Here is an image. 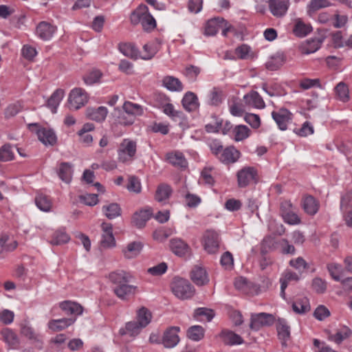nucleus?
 <instances>
[{"label":"nucleus","instance_id":"nucleus-43","mask_svg":"<svg viewBox=\"0 0 352 352\" xmlns=\"http://www.w3.org/2000/svg\"><path fill=\"white\" fill-rule=\"evenodd\" d=\"M35 204L37 208L43 212H49L52 208L51 200L43 194H38L36 196Z\"/></svg>","mask_w":352,"mask_h":352},{"label":"nucleus","instance_id":"nucleus-51","mask_svg":"<svg viewBox=\"0 0 352 352\" xmlns=\"http://www.w3.org/2000/svg\"><path fill=\"white\" fill-rule=\"evenodd\" d=\"M278 248H280V252L283 254H294L296 249L294 245L289 243L286 239H282L275 242Z\"/></svg>","mask_w":352,"mask_h":352},{"label":"nucleus","instance_id":"nucleus-20","mask_svg":"<svg viewBox=\"0 0 352 352\" xmlns=\"http://www.w3.org/2000/svg\"><path fill=\"white\" fill-rule=\"evenodd\" d=\"M225 20L223 18L217 17L208 20L205 25L204 34L214 36L220 30V28H223Z\"/></svg>","mask_w":352,"mask_h":352},{"label":"nucleus","instance_id":"nucleus-42","mask_svg":"<svg viewBox=\"0 0 352 352\" xmlns=\"http://www.w3.org/2000/svg\"><path fill=\"white\" fill-rule=\"evenodd\" d=\"M285 62V57L282 54H276L272 56L265 63L266 68L271 71H275L280 68Z\"/></svg>","mask_w":352,"mask_h":352},{"label":"nucleus","instance_id":"nucleus-48","mask_svg":"<svg viewBox=\"0 0 352 352\" xmlns=\"http://www.w3.org/2000/svg\"><path fill=\"white\" fill-rule=\"evenodd\" d=\"M69 241L68 234L62 230H57L53 233L50 243L54 245H59L66 243Z\"/></svg>","mask_w":352,"mask_h":352},{"label":"nucleus","instance_id":"nucleus-7","mask_svg":"<svg viewBox=\"0 0 352 352\" xmlns=\"http://www.w3.org/2000/svg\"><path fill=\"white\" fill-rule=\"evenodd\" d=\"M204 247L209 254H215L219 248V235L214 230H207L204 235Z\"/></svg>","mask_w":352,"mask_h":352},{"label":"nucleus","instance_id":"nucleus-30","mask_svg":"<svg viewBox=\"0 0 352 352\" xmlns=\"http://www.w3.org/2000/svg\"><path fill=\"white\" fill-rule=\"evenodd\" d=\"M120 52L125 56L133 59L140 58V52L136 46L132 43H122L119 45Z\"/></svg>","mask_w":352,"mask_h":352},{"label":"nucleus","instance_id":"nucleus-61","mask_svg":"<svg viewBox=\"0 0 352 352\" xmlns=\"http://www.w3.org/2000/svg\"><path fill=\"white\" fill-rule=\"evenodd\" d=\"M313 289L318 294H323L327 289V282L321 278L316 277L312 280Z\"/></svg>","mask_w":352,"mask_h":352},{"label":"nucleus","instance_id":"nucleus-5","mask_svg":"<svg viewBox=\"0 0 352 352\" xmlns=\"http://www.w3.org/2000/svg\"><path fill=\"white\" fill-rule=\"evenodd\" d=\"M29 129L37 135L39 140L45 145H54L56 142V135L52 129L41 127L36 123L30 124Z\"/></svg>","mask_w":352,"mask_h":352},{"label":"nucleus","instance_id":"nucleus-3","mask_svg":"<svg viewBox=\"0 0 352 352\" xmlns=\"http://www.w3.org/2000/svg\"><path fill=\"white\" fill-rule=\"evenodd\" d=\"M237 184L239 188H245L258 181L257 170L252 166H245L236 173Z\"/></svg>","mask_w":352,"mask_h":352},{"label":"nucleus","instance_id":"nucleus-60","mask_svg":"<svg viewBox=\"0 0 352 352\" xmlns=\"http://www.w3.org/2000/svg\"><path fill=\"white\" fill-rule=\"evenodd\" d=\"M294 132L300 137H306L314 133V128L309 122H305L300 128H295Z\"/></svg>","mask_w":352,"mask_h":352},{"label":"nucleus","instance_id":"nucleus-35","mask_svg":"<svg viewBox=\"0 0 352 352\" xmlns=\"http://www.w3.org/2000/svg\"><path fill=\"white\" fill-rule=\"evenodd\" d=\"M131 275L124 271H116L109 274L110 281L118 286L125 282H130Z\"/></svg>","mask_w":352,"mask_h":352},{"label":"nucleus","instance_id":"nucleus-59","mask_svg":"<svg viewBox=\"0 0 352 352\" xmlns=\"http://www.w3.org/2000/svg\"><path fill=\"white\" fill-rule=\"evenodd\" d=\"M340 208L343 212L352 210V191L346 192L342 197Z\"/></svg>","mask_w":352,"mask_h":352},{"label":"nucleus","instance_id":"nucleus-41","mask_svg":"<svg viewBox=\"0 0 352 352\" xmlns=\"http://www.w3.org/2000/svg\"><path fill=\"white\" fill-rule=\"evenodd\" d=\"M102 212L109 219H115L121 215V208L116 203H111L102 207Z\"/></svg>","mask_w":352,"mask_h":352},{"label":"nucleus","instance_id":"nucleus-57","mask_svg":"<svg viewBox=\"0 0 352 352\" xmlns=\"http://www.w3.org/2000/svg\"><path fill=\"white\" fill-rule=\"evenodd\" d=\"M200 316H205L206 320L208 322H210L214 318V313L213 310L210 309L205 307L197 308L195 311L194 317L197 320H200L199 318V317Z\"/></svg>","mask_w":352,"mask_h":352},{"label":"nucleus","instance_id":"nucleus-29","mask_svg":"<svg viewBox=\"0 0 352 352\" xmlns=\"http://www.w3.org/2000/svg\"><path fill=\"white\" fill-rule=\"evenodd\" d=\"M312 31V27L309 24L305 23L301 19H297L293 28L294 34L298 37L306 36Z\"/></svg>","mask_w":352,"mask_h":352},{"label":"nucleus","instance_id":"nucleus-17","mask_svg":"<svg viewBox=\"0 0 352 352\" xmlns=\"http://www.w3.org/2000/svg\"><path fill=\"white\" fill-rule=\"evenodd\" d=\"M129 283V282H125L114 287V293L120 299L125 300L135 294L137 287Z\"/></svg>","mask_w":352,"mask_h":352},{"label":"nucleus","instance_id":"nucleus-64","mask_svg":"<svg viewBox=\"0 0 352 352\" xmlns=\"http://www.w3.org/2000/svg\"><path fill=\"white\" fill-rule=\"evenodd\" d=\"M22 109L20 102H16L9 104L5 110V116L7 118H10L16 116Z\"/></svg>","mask_w":352,"mask_h":352},{"label":"nucleus","instance_id":"nucleus-1","mask_svg":"<svg viewBox=\"0 0 352 352\" xmlns=\"http://www.w3.org/2000/svg\"><path fill=\"white\" fill-rule=\"evenodd\" d=\"M130 21L133 25L140 24L146 32L153 31L157 23L146 5H140L131 14Z\"/></svg>","mask_w":352,"mask_h":352},{"label":"nucleus","instance_id":"nucleus-21","mask_svg":"<svg viewBox=\"0 0 352 352\" xmlns=\"http://www.w3.org/2000/svg\"><path fill=\"white\" fill-rule=\"evenodd\" d=\"M182 104L184 109L189 112L197 110L199 106L197 95L192 91L185 94L182 100Z\"/></svg>","mask_w":352,"mask_h":352},{"label":"nucleus","instance_id":"nucleus-37","mask_svg":"<svg viewBox=\"0 0 352 352\" xmlns=\"http://www.w3.org/2000/svg\"><path fill=\"white\" fill-rule=\"evenodd\" d=\"M205 335V329L200 325H193L189 327L186 332L187 337L195 342L202 340Z\"/></svg>","mask_w":352,"mask_h":352},{"label":"nucleus","instance_id":"nucleus-47","mask_svg":"<svg viewBox=\"0 0 352 352\" xmlns=\"http://www.w3.org/2000/svg\"><path fill=\"white\" fill-rule=\"evenodd\" d=\"M335 91L340 100L346 102L349 100V90L344 82H339L335 87Z\"/></svg>","mask_w":352,"mask_h":352},{"label":"nucleus","instance_id":"nucleus-25","mask_svg":"<svg viewBox=\"0 0 352 352\" xmlns=\"http://www.w3.org/2000/svg\"><path fill=\"white\" fill-rule=\"evenodd\" d=\"M162 343L166 348H173L176 346V327H170L167 329L162 339Z\"/></svg>","mask_w":352,"mask_h":352},{"label":"nucleus","instance_id":"nucleus-27","mask_svg":"<svg viewBox=\"0 0 352 352\" xmlns=\"http://www.w3.org/2000/svg\"><path fill=\"white\" fill-rule=\"evenodd\" d=\"M302 207L307 214L314 215L319 209V204L313 196L307 195L302 199Z\"/></svg>","mask_w":352,"mask_h":352},{"label":"nucleus","instance_id":"nucleus-58","mask_svg":"<svg viewBox=\"0 0 352 352\" xmlns=\"http://www.w3.org/2000/svg\"><path fill=\"white\" fill-rule=\"evenodd\" d=\"M157 52V49L153 44H145L143 46V52L142 54L140 53V58L144 60H149L152 57L154 56V55Z\"/></svg>","mask_w":352,"mask_h":352},{"label":"nucleus","instance_id":"nucleus-46","mask_svg":"<svg viewBox=\"0 0 352 352\" xmlns=\"http://www.w3.org/2000/svg\"><path fill=\"white\" fill-rule=\"evenodd\" d=\"M170 192V188L168 185L160 184L156 190L155 199L158 202H164L169 197Z\"/></svg>","mask_w":352,"mask_h":352},{"label":"nucleus","instance_id":"nucleus-49","mask_svg":"<svg viewBox=\"0 0 352 352\" xmlns=\"http://www.w3.org/2000/svg\"><path fill=\"white\" fill-rule=\"evenodd\" d=\"M234 140L242 141L250 136V130L245 125H237L233 129Z\"/></svg>","mask_w":352,"mask_h":352},{"label":"nucleus","instance_id":"nucleus-16","mask_svg":"<svg viewBox=\"0 0 352 352\" xmlns=\"http://www.w3.org/2000/svg\"><path fill=\"white\" fill-rule=\"evenodd\" d=\"M153 215L151 208H144L136 211L132 217V223L138 228L145 226L146 222Z\"/></svg>","mask_w":352,"mask_h":352},{"label":"nucleus","instance_id":"nucleus-33","mask_svg":"<svg viewBox=\"0 0 352 352\" xmlns=\"http://www.w3.org/2000/svg\"><path fill=\"white\" fill-rule=\"evenodd\" d=\"M3 341L12 348L18 345L19 340L17 335L9 328H5L1 331Z\"/></svg>","mask_w":352,"mask_h":352},{"label":"nucleus","instance_id":"nucleus-34","mask_svg":"<svg viewBox=\"0 0 352 352\" xmlns=\"http://www.w3.org/2000/svg\"><path fill=\"white\" fill-rule=\"evenodd\" d=\"M64 97V91L63 89H56L47 100V106L51 109L53 113L56 112L60 101Z\"/></svg>","mask_w":352,"mask_h":352},{"label":"nucleus","instance_id":"nucleus-62","mask_svg":"<svg viewBox=\"0 0 352 352\" xmlns=\"http://www.w3.org/2000/svg\"><path fill=\"white\" fill-rule=\"evenodd\" d=\"M126 188L130 192L135 193L140 192L142 187L140 179L135 176H130Z\"/></svg>","mask_w":352,"mask_h":352},{"label":"nucleus","instance_id":"nucleus-9","mask_svg":"<svg viewBox=\"0 0 352 352\" xmlns=\"http://www.w3.org/2000/svg\"><path fill=\"white\" fill-rule=\"evenodd\" d=\"M102 237L100 245L104 248H111L116 246V239L113 234V226L110 223L104 222L101 225Z\"/></svg>","mask_w":352,"mask_h":352},{"label":"nucleus","instance_id":"nucleus-23","mask_svg":"<svg viewBox=\"0 0 352 352\" xmlns=\"http://www.w3.org/2000/svg\"><path fill=\"white\" fill-rule=\"evenodd\" d=\"M75 321V318L52 320L48 322L47 326L53 331H59L72 325Z\"/></svg>","mask_w":352,"mask_h":352},{"label":"nucleus","instance_id":"nucleus-10","mask_svg":"<svg viewBox=\"0 0 352 352\" xmlns=\"http://www.w3.org/2000/svg\"><path fill=\"white\" fill-rule=\"evenodd\" d=\"M267 3L270 12L276 18L285 16L289 6L288 0H268Z\"/></svg>","mask_w":352,"mask_h":352},{"label":"nucleus","instance_id":"nucleus-32","mask_svg":"<svg viewBox=\"0 0 352 352\" xmlns=\"http://www.w3.org/2000/svg\"><path fill=\"white\" fill-rule=\"evenodd\" d=\"M226 344H240L243 342V338L238 334L230 331H223L220 335Z\"/></svg>","mask_w":352,"mask_h":352},{"label":"nucleus","instance_id":"nucleus-2","mask_svg":"<svg viewBox=\"0 0 352 352\" xmlns=\"http://www.w3.org/2000/svg\"><path fill=\"white\" fill-rule=\"evenodd\" d=\"M136 151L135 142L129 139H124L118 149V161L125 164H131L134 160Z\"/></svg>","mask_w":352,"mask_h":352},{"label":"nucleus","instance_id":"nucleus-19","mask_svg":"<svg viewBox=\"0 0 352 352\" xmlns=\"http://www.w3.org/2000/svg\"><path fill=\"white\" fill-rule=\"evenodd\" d=\"M324 41L322 36L316 37L307 40L300 45V51L303 54H309L316 52L321 46Z\"/></svg>","mask_w":352,"mask_h":352},{"label":"nucleus","instance_id":"nucleus-4","mask_svg":"<svg viewBox=\"0 0 352 352\" xmlns=\"http://www.w3.org/2000/svg\"><path fill=\"white\" fill-rule=\"evenodd\" d=\"M89 100L88 94L85 89L80 87H76L71 90L68 102L71 109H79L85 106Z\"/></svg>","mask_w":352,"mask_h":352},{"label":"nucleus","instance_id":"nucleus-28","mask_svg":"<svg viewBox=\"0 0 352 352\" xmlns=\"http://www.w3.org/2000/svg\"><path fill=\"white\" fill-rule=\"evenodd\" d=\"M292 309L296 314H306L311 309L309 299L305 296L297 298L292 304Z\"/></svg>","mask_w":352,"mask_h":352},{"label":"nucleus","instance_id":"nucleus-39","mask_svg":"<svg viewBox=\"0 0 352 352\" xmlns=\"http://www.w3.org/2000/svg\"><path fill=\"white\" fill-rule=\"evenodd\" d=\"M108 113L107 109L104 107H100L97 109H90L87 111L88 117L96 122L103 121Z\"/></svg>","mask_w":352,"mask_h":352},{"label":"nucleus","instance_id":"nucleus-40","mask_svg":"<svg viewBox=\"0 0 352 352\" xmlns=\"http://www.w3.org/2000/svg\"><path fill=\"white\" fill-rule=\"evenodd\" d=\"M151 313L145 307L140 308L137 312L136 322L143 328L151 322Z\"/></svg>","mask_w":352,"mask_h":352},{"label":"nucleus","instance_id":"nucleus-52","mask_svg":"<svg viewBox=\"0 0 352 352\" xmlns=\"http://www.w3.org/2000/svg\"><path fill=\"white\" fill-rule=\"evenodd\" d=\"M101 77V72L98 69H94L83 77V80L87 85H93L98 82Z\"/></svg>","mask_w":352,"mask_h":352},{"label":"nucleus","instance_id":"nucleus-36","mask_svg":"<svg viewBox=\"0 0 352 352\" xmlns=\"http://www.w3.org/2000/svg\"><path fill=\"white\" fill-rule=\"evenodd\" d=\"M352 335V331L346 326H343L337 332L329 336V339L336 344H340L344 340L349 338Z\"/></svg>","mask_w":352,"mask_h":352},{"label":"nucleus","instance_id":"nucleus-12","mask_svg":"<svg viewBox=\"0 0 352 352\" xmlns=\"http://www.w3.org/2000/svg\"><path fill=\"white\" fill-rule=\"evenodd\" d=\"M274 319V316L270 314L260 313L252 315L250 327L252 329L258 330L263 326L272 324Z\"/></svg>","mask_w":352,"mask_h":352},{"label":"nucleus","instance_id":"nucleus-26","mask_svg":"<svg viewBox=\"0 0 352 352\" xmlns=\"http://www.w3.org/2000/svg\"><path fill=\"white\" fill-rule=\"evenodd\" d=\"M244 99L246 102L257 109H263L265 107L263 98L257 91H252L250 93L245 95Z\"/></svg>","mask_w":352,"mask_h":352},{"label":"nucleus","instance_id":"nucleus-22","mask_svg":"<svg viewBox=\"0 0 352 352\" xmlns=\"http://www.w3.org/2000/svg\"><path fill=\"white\" fill-rule=\"evenodd\" d=\"M142 329L144 328L140 327L136 321H130L126 322L124 327L120 329L119 333L121 336L135 338L140 334Z\"/></svg>","mask_w":352,"mask_h":352},{"label":"nucleus","instance_id":"nucleus-6","mask_svg":"<svg viewBox=\"0 0 352 352\" xmlns=\"http://www.w3.org/2000/svg\"><path fill=\"white\" fill-rule=\"evenodd\" d=\"M272 117L281 131H285L287 126L292 122L293 114L285 108H280L272 112Z\"/></svg>","mask_w":352,"mask_h":352},{"label":"nucleus","instance_id":"nucleus-11","mask_svg":"<svg viewBox=\"0 0 352 352\" xmlns=\"http://www.w3.org/2000/svg\"><path fill=\"white\" fill-rule=\"evenodd\" d=\"M190 278L197 286L206 285L210 281L206 270L200 265H195L192 267L190 272Z\"/></svg>","mask_w":352,"mask_h":352},{"label":"nucleus","instance_id":"nucleus-13","mask_svg":"<svg viewBox=\"0 0 352 352\" xmlns=\"http://www.w3.org/2000/svg\"><path fill=\"white\" fill-rule=\"evenodd\" d=\"M195 293V287L188 280L177 278V298L182 300L189 299Z\"/></svg>","mask_w":352,"mask_h":352},{"label":"nucleus","instance_id":"nucleus-44","mask_svg":"<svg viewBox=\"0 0 352 352\" xmlns=\"http://www.w3.org/2000/svg\"><path fill=\"white\" fill-rule=\"evenodd\" d=\"M123 110L126 115L131 116L134 118L135 116H140L143 113L142 107L131 102H125L123 104Z\"/></svg>","mask_w":352,"mask_h":352},{"label":"nucleus","instance_id":"nucleus-63","mask_svg":"<svg viewBox=\"0 0 352 352\" xmlns=\"http://www.w3.org/2000/svg\"><path fill=\"white\" fill-rule=\"evenodd\" d=\"M209 104L217 106L221 102V91L217 88H213L208 94Z\"/></svg>","mask_w":352,"mask_h":352},{"label":"nucleus","instance_id":"nucleus-56","mask_svg":"<svg viewBox=\"0 0 352 352\" xmlns=\"http://www.w3.org/2000/svg\"><path fill=\"white\" fill-rule=\"evenodd\" d=\"M277 331L279 339L283 340V345H285V342L290 336L289 327L284 322H280L277 327Z\"/></svg>","mask_w":352,"mask_h":352},{"label":"nucleus","instance_id":"nucleus-31","mask_svg":"<svg viewBox=\"0 0 352 352\" xmlns=\"http://www.w3.org/2000/svg\"><path fill=\"white\" fill-rule=\"evenodd\" d=\"M60 307L67 314L80 315L82 313V307L81 305L72 301H64L60 302Z\"/></svg>","mask_w":352,"mask_h":352},{"label":"nucleus","instance_id":"nucleus-53","mask_svg":"<svg viewBox=\"0 0 352 352\" xmlns=\"http://www.w3.org/2000/svg\"><path fill=\"white\" fill-rule=\"evenodd\" d=\"M190 256L191 249L189 245L184 241L177 239V256L187 259Z\"/></svg>","mask_w":352,"mask_h":352},{"label":"nucleus","instance_id":"nucleus-24","mask_svg":"<svg viewBox=\"0 0 352 352\" xmlns=\"http://www.w3.org/2000/svg\"><path fill=\"white\" fill-rule=\"evenodd\" d=\"M143 243L140 241H133L127 244L122 250L124 256L127 258L136 257L142 251Z\"/></svg>","mask_w":352,"mask_h":352},{"label":"nucleus","instance_id":"nucleus-14","mask_svg":"<svg viewBox=\"0 0 352 352\" xmlns=\"http://www.w3.org/2000/svg\"><path fill=\"white\" fill-rule=\"evenodd\" d=\"M241 155V153L233 146L224 148L218 160L224 164H234L238 161Z\"/></svg>","mask_w":352,"mask_h":352},{"label":"nucleus","instance_id":"nucleus-45","mask_svg":"<svg viewBox=\"0 0 352 352\" xmlns=\"http://www.w3.org/2000/svg\"><path fill=\"white\" fill-rule=\"evenodd\" d=\"M327 268L330 276L334 280H341L340 276L344 272V269L340 264L336 263H328Z\"/></svg>","mask_w":352,"mask_h":352},{"label":"nucleus","instance_id":"nucleus-38","mask_svg":"<svg viewBox=\"0 0 352 352\" xmlns=\"http://www.w3.org/2000/svg\"><path fill=\"white\" fill-rule=\"evenodd\" d=\"M332 6L333 4L329 0H311L307 6V12L311 15L320 9Z\"/></svg>","mask_w":352,"mask_h":352},{"label":"nucleus","instance_id":"nucleus-55","mask_svg":"<svg viewBox=\"0 0 352 352\" xmlns=\"http://www.w3.org/2000/svg\"><path fill=\"white\" fill-rule=\"evenodd\" d=\"M8 240V236L7 235H3L0 239V255L5 252L13 251L17 247L18 243L16 241L7 243Z\"/></svg>","mask_w":352,"mask_h":352},{"label":"nucleus","instance_id":"nucleus-50","mask_svg":"<svg viewBox=\"0 0 352 352\" xmlns=\"http://www.w3.org/2000/svg\"><path fill=\"white\" fill-rule=\"evenodd\" d=\"M168 270V265L165 262H162L156 265L147 269L146 272L152 276H161Z\"/></svg>","mask_w":352,"mask_h":352},{"label":"nucleus","instance_id":"nucleus-18","mask_svg":"<svg viewBox=\"0 0 352 352\" xmlns=\"http://www.w3.org/2000/svg\"><path fill=\"white\" fill-rule=\"evenodd\" d=\"M21 333L32 343L42 344L43 342V336L37 333L34 328L27 322L21 324Z\"/></svg>","mask_w":352,"mask_h":352},{"label":"nucleus","instance_id":"nucleus-8","mask_svg":"<svg viewBox=\"0 0 352 352\" xmlns=\"http://www.w3.org/2000/svg\"><path fill=\"white\" fill-rule=\"evenodd\" d=\"M56 31V27L47 21H41L36 27L35 35L47 41L52 39Z\"/></svg>","mask_w":352,"mask_h":352},{"label":"nucleus","instance_id":"nucleus-54","mask_svg":"<svg viewBox=\"0 0 352 352\" xmlns=\"http://www.w3.org/2000/svg\"><path fill=\"white\" fill-rule=\"evenodd\" d=\"M14 152L12 146L9 144H4L0 148V160L3 162L10 161L14 159Z\"/></svg>","mask_w":352,"mask_h":352},{"label":"nucleus","instance_id":"nucleus-15","mask_svg":"<svg viewBox=\"0 0 352 352\" xmlns=\"http://www.w3.org/2000/svg\"><path fill=\"white\" fill-rule=\"evenodd\" d=\"M56 173L62 182L69 184L72 180L74 166L69 162H61L57 166Z\"/></svg>","mask_w":352,"mask_h":352}]
</instances>
